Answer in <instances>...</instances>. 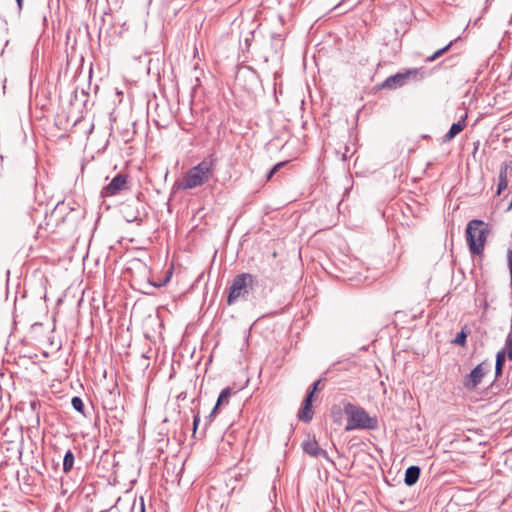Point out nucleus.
I'll return each mask as SVG.
<instances>
[{"mask_svg":"<svg viewBox=\"0 0 512 512\" xmlns=\"http://www.w3.org/2000/svg\"><path fill=\"white\" fill-rule=\"evenodd\" d=\"M216 161L214 155H209L199 164L190 168L178 188L183 190L194 189L207 183L214 176Z\"/></svg>","mask_w":512,"mask_h":512,"instance_id":"nucleus-1","label":"nucleus"},{"mask_svg":"<svg viewBox=\"0 0 512 512\" xmlns=\"http://www.w3.org/2000/svg\"><path fill=\"white\" fill-rule=\"evenodd\" d=\"M490 233L489 224L479 220H470L466 227V241L474 255H482L487 237Z\"/></svg>","mask_w":512,"mask_h":512,"instance_id":"nucleus-2","label":"nucleus"},{"mask_svg":"<svg viewBox=\"0 0 512 512\" xmlns=\"http://www.w3.org/2000/svg\"><path fill=\"white\" fill-rule=\"evenodd\" d=\"M344 412L347 416L346 431L357 429L374 430L378 427L376 417H371L362 407L350 402L344 404Z\"/></svg>","mask_w":512,"mask_h":512,"instance_id":"nucleus-3","label":"nucleus"},{"mask_svg":"<svg viewBox=\"0 0 512 512\" xmlns=\"http://www.w3.org/2000/svg\"><path fill=\"white\" fill-rule=\"evenodd\" d=\"M254 280V276L250 273H240L236 275L229 288L227 297L228 305L234 304L240 298H247L250 291L253 289Z\"/></svg>","mask_w":512,"mask_h":512,"instance_id":"nucleus-4","label":"nucleus"},{"mask_svg":"<svg viewBox=\"0 0 512 512\" xmlns=\"http://www.w3.org/2000/svg\"><path fill=\"white\" fill-rule=\"evenodd\" d=\"M424 73L425 72L423 68L406 69L402 72H398L386 78L385 81L381 84V87L391 90L397 89L404 86L412 78L416 79L418 76H420V78H423Z\"/></svg>","mask_w":512,"mask_h":512,"instance_id":"nucleus-5","label":"nucleus"},{"mask_svg":"<svg viewBox=\"0 0 512 512\" xmlns=\"http://www.w3.org/2000/svg\"><path fill=\"white\" fill-rule=\"evenodd\" d=\"M490 364L486 361L478 364L474 369L471 370L463 379V386L467 390H474L481 382L483 377L489 372Z\"/></svg>","mask_w":512,"mask_h":512,"instance_id":"nucleus-6","label":"nucleus"},{"mask_svg":"<svg viewBox=\"0 0 512 512\" xmlns=\"http://www.w3.org/2000/svg\"><path fill=\"white\" fill-rule=\"evenodd\" d=\"M127 189V176L125 174H117L108 185L103 187L101 191L102 197H111L120 191Z\"/></svg>","mask_w":512,"mask_h":512,"instance_id":"nucleus-7","label":"nucleus"},{"mask_svg":"<svg viewBox=\"0 0 512 512\" xmlns=\"http://www.w3.org/2000/svg\"><path fill=\"white\" fill-rule=\"evenodd\" d=\"M312 394H307L303 403L302 407L298 412V418L300 421L304 423H309L313 418V410H312Z\"/></svg>","mask_w":512,"mask_h":512,"instance_id":"nucleus-8","label":"nucleus"},{"mask_svg":"<svg viewBox=\"0 0 512 512\" xmlns=\"http://www.w3.org/2000/svg\"><path fill=\"white\" fill-rule=\"evenodd\" d=\"M302 448L305 453L312 457L324 456L328 458L327 452L323 450L316 440H307L302 443Z\"/></svg>","mask_w":512,"mask_h":512,"instance_id":"nucleus-9","label":"nucleus"},{"mask_svg":"<svg viewBox=\"0 0 512 512\" xmlns=\"http://www.w3.org/2000/svg\"><path fill=\"white\" fill-rule=\"evenodd\" d=\"M231 395H232V389L230 387H226V388H224L221 391V393L218 396V399H217V402H216L214 408L212 409V411L210 412L209 416L207 417L209 422H211L213 420V418L216 416V414L218 412V409L222 405L228 404L229 398H230Z\"/></svg>","mask_w":512,"mask_h":512,"instance_id":"nucleus-10","label":"nucleus"},{"mask_svg":"<svg viewBox=\"0 0 512 512\" xmlns=\"http://www.w3.org/2000/svg\"><path fill=\"white\" fill-rule=\"evenodd\" d=\"M466 125V116H464L461 120L453 123L449 129V131L444 135L443 141L449 142L454 137H456L464 128Z\"/></svg>","mask_w":512,"mask_h":512,"instance_id":"nucleus-11","label":"nucleus"},{"mask_svg":"<svg viewBox=\"0 0 512 512\" xmlns=\"http://www.w3.org/2000/svg\"><path fill=\"white\" fill-rule=\"evenodd\" d=\"M421 469L419 466L412 465L405 471L404 483L407 486H413L419 480Z\"/></svg>","mask_w":512,"mask_h":512,"instance_id":"nucleus-12","label":"nucleus"},{"mask_svg":"<svg viewBox=\"0 0 512 512\" xmlns=\"http://www.w3.org/2000/svg\"><path fill=\"white\" fill-rule=\"evenodd\" d=\"M507 169L508 166H502L499 173V181H498V187H497V194L500 195L503 190H505L508 186V179H507Z\"/></svg>","mask_w":512,"mask_h":512,"instance_id":"nucleus-13","label":"nucleus"},{"mask_svg":"<svg viewBox=\"0 0 512 512\" xmlns=\"http://www.w3.org/2000/svg\"><path fill=\"white\" fill-rule=\"evenodd\" d=\"M74 460H75V457H74V454L71 450H67L65 455H64V458H63V472L64 473H69L72 468H73V465H74Z\"/></svg>","mask_w":512,"mask_h":512,"instance_id":"nucleus-14","label":"nucleus"},{"mask_svg":"<svg viewBox=\"0 0 512 512\" xmlns=\"http://www.w3.org/2000/svg\"><path fill=\"white\" fill-rule=\"evenodd\" d=\"M469 331L467 327H463L461 331L456 335V337L452 340V343L459 346H464L466 343V339L468 337Z\"/></svg>","mask_w":512,"mask_h":512,"instance_id":"nucleus-15","label":"nucleus"},{"mask_svg":"<svg viewBox=\"0 0 512 512\" xmlns=\"http://www.w3.org/2000/svg\"><path fill=\"white\" fill-rule=\"evenodd\" d=\"M505 355L507 356L508 360L512 361V327L511 331L508 333L506 340H505Z\"/></svg>","mask_w":512,"mask_h":512,"instance_id":"nucleus-16","label":"nucleus"},{"mask_svg":"<svg viewBox=\"0 0 512 512\" xmlns=\"http://www.w3.org/2000/svg\"><path fill=\"white\" fill-rule=\"evenodd\" d=\"M71 405L77 412L82 413V414L84 413L85 406H84L83 400L80 397H78V396L73 397L71 400Z\"/></svg>","mask_w":512,"mask_h":512,"instance_id":"nucleus-17","label":"nucleus"},{"mask_svg":"<svg viewBox=\"0 0 512 512\" xmlns=\"http://www.w3.org/2000/svg\"><path fill=\"white\" fill-rule=\"evenodd\" d=\"M506 357L507 356L505 355V349H501L500 351H498L497 354H496L495 366H499V367L503 368Z\"/></svg>","mask_w":512,"mask_h":512,"instance_id":"nucleus-18","label":"nucleus"},{"mask_svg":"<svg viewBox=\"0 0 512 512\" xmlns=\"http://www.w3.org/2000/svg\"><path fill=\"white\" fill-rule=\"evenodd\" d=\"M286 164H287V162L283 161V162H279L276 165H274L273 168L267 173V180H270L273 177V175L275 173H277L280 170V168H282Z\"/></svg>","mask_w":512,"mask_h":512,"instance_id":"nucleus-19","label":"nucleus"},{"mask_svg":"<svg viewBox=\"0 0 512 512\" xmlns=\"http://www.w3.org/2000/svg\"><path fill=\"white\" fill-rule=\"evenodd\" d=\"M453 43H454V41H450L446 46L438 49L436 52H434V57H436V59H437L438 57L442 56L444 53H446L452 47Z\"/></svg>","mask_w":512,"mask_h":512,"instance_id":"nucleus-20","label":"nucleus"},{"mask_svg":"<svg viewBox=\"0 0 512 512\" xmlns=\"http://www.w3.org/2000/svg\"><path fill=\"white\" fill-rule=\"evenodd\" d=\"M170 276H171V272H169V275H167L164 279H161V281L157 282V283H150L153 287H162L164 285H166V283L170 280Z\"/></svg>","mask_w":512,"mask_h":512,"instance_id":"nucleus-21","label":"nucleus"},{"mask_svg":"<svg viewBox=\"0 0 512 512\" xmlns=\"http://www.w3.org/2000/svg\"><path fill=\"white\" fill-rule=\"evenodd\" d=\"M321 383V379L315 381L312 385L311 390L307 394H312V398L314 397L315 392L318 390V386Z\"/></svg>","mask_w":512,"mask_h":512,"instance_id":"nucleus-22","label":"nucleus"},{"mask_svg":"<svg viewBox=\"0 0 512 512\" xmlns=\"http://www.w3.org/2000/svg\"><path fill=\"white\" fill-rule=\"evenodd\" d=\"M199 423H200V416H199V413H197L193 417L194 434L196 433V430H197V427H198Z\"/></svg>","mask_w":512,"mask_h":512,"instance_id":"nucleus-23","label":"nucleus"},{"mask_svg":"<svg viewBox=\"0 0 512 512\" xmlns=\"http://www.w3.org/2000/svg\"><path fill=\"white\" fill-rule=\"evenodd\" d=\"M503 373V368L495 366V378H499Z\"/></svg>","mask_w":512,"mask_h":512,"instance_id":"nucleus-24","label":"nucleus"},{"mask_svg":"<svg viewBox=\"0 0 512 512\" xmlns=\"http://www.w3.org/2000/svg\"><path fill=\"white\" fill-rule=\"evenodd\" d=\"M109 393L111 395H115L117 394L118 396L120 395V392H119V389H118V385L115 384L114 387L109 391Z\"/></svg>","mask_w":512,"mask_h":512,"instance_id":"nucleus-25","label":"nucleus"},{"mask_svg":"<svg viewBox=\"0 0 512 512\" xmlns=\"http://www.w3.org/2000/svg\"><path fill=\"white\" fill-rule=\"evenodd\" d=\"M508 266H509L510 278H511V283H512V257L511 256H508Z\"/></svg>","mask_w":512,"mask_h":512,"instance_id":"nucleus-26","label":"nucleus"},{"mask_svg":"<svg viewBox=\"0 0 512 512\" xmlns=\"http://www.w3.org/2000/svg\"><path fill=\"white\" fill-rule=\"evenodd\" d=\"M18 11L21 12L23 9L24 0H16Z\"/></svg>","mask_w":512,"mask_h":512,"instance_id":"nucleus-27","label":"nucleus"},{"mask_svg":"<svg viewBox=\"0 0 512 512\" xmlns=\"http://www.w3.org/2000/svg\"><path fill=\"white\" fill-rule=\"evenodd\" d=\"M140 512H145V505L143 497H140Z\"/></svg>","mask_w":512,"mask_h":512,"instance_id":"nucleus-28","label":"nucleus"},{"mask_svg":"<svg viewBox=\"0 0 512 512\" xmlns=\"http://www.w3.org/2000/svg\"><path fill=\"white\" fill-rule=\"evenodd\" d=\"M101 512H119V511H118V509L115 508V506H113V507H110V508H108L106 510H103Z\"/></svg>","mask_w":512,"mask_h":512,"instance_id":"nucleus-29","label":"nucleus"},{"mask_svg":"<svg viewBox=\"0 0 512 512\" xmlns=\"http://www.w3.org/2000/svg\"><path fill=\"white\" fill-rule=\"evenodd\" d=\"M436 60V57H434V53L426 58V62H433Z\"/></svg>","mask_w":512,"mask_h":512,"instance_id":"nucleus-30","label":"nucleus"},{"mask_svg":"<svg viewBox=\"0 0 512 512\" xmlns=\"http://www.w3.org/2000/svg\"><path fill=\"white\" fill-rule=\"evenodd\" d=\"M337 413H338V415H341V409L340 408H337Z\"/></svg>","mask_w":512,"mask_h":512,"instance_id":"nucleus-31","label":"nucleus"},{"mask_svg":"<svg viewBox=\"0 0 512 512\" xmlns=\"http://www.w3.org/2000/svg\"><path fill=\"white\" fill-rule=\"evenodd\" d=\"M508 167L512 168V162H510V164H506Z\"/></svg>","mask_w":512,"mask_h":512,"instance_id":"nucleus-32","label":"nucleus"},{"mask_svg":"<svg viewBox=\"0 0 512 512\" xmlns=\"http://www.w3.org/2000/svg\"><path fill=\"white\" fill-rule=\"evenodd\" d=\"M335 409H336V408L334 407V408H333V410H332V414H333V415H335Z\"/></svg>","mask_w":512,"mask_h":512,"instance_id":"nucleus-33","label":"nucleus"}]
</instances>
